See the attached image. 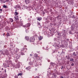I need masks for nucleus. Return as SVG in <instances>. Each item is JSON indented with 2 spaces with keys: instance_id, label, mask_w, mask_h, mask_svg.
Masks as SVG:
<instances>
[{
  "instance_id": "f257e3e1",
  "label": "nucleus",
  "mask_w": 78,
  "mask_h": 78,
  "mask_svg": "<svg viewBox=\"0 0 78 78\" xmlns=\"http://www.w3.org/2000/svg\"><path fill=\"white\" fill-rule=\"evenodd\" d=\"M30 41L31 42H33L35 41V38L34 37H31L30 38Z\"/></svg>"
},
{
  "instance_id": "f03ea898",
  "label": "nucleus",
  "mask_w": 78,
  "mask_h": 78,
  "mask_svg": "<svg viewBox=\"0 0 78 78\" xmlns=\"http://www.w3.org/2000/svg\"><path fill=\"white\" fill-rule=\"evenodd\" d=\"M30 23H28L26 25H23V27H24V28H27V27H30Z\"/></svg>"
},
{
  "instance_id": "7ed1b4c3",
  "label": "nucleus",
  "mask_w": 78,
  "mask_h": 78,
  "mask_svg": "<svg viewBox=\"0 0 78 78\" xmlns=\"http://www.w3.org/2000/svg\"><path fill=\"white\" fill-rule=\"evenodd\" d=\"M9 21H8L7 22V23H11V22H14V20H13V19L12 18H9Z\"/></svg>"
},
{
  "instance_id": "20e7f679",
  "label": "nucleus",
  "mask_w": 78,
  "mask_h": 78,
  "mask_svg": "<svg viewBox=\"0 0 78 78\" xmlns=\"http://www.w3.org/2000/svg\"><path fill=\"white\" fill-rule=\"evenodd\" d=\"M27 48H23L21 49V52H22L23 51V52H26V51H27Z\"/></svg>"
},
{
  "instance_id": "39448f33",
  "label": "nucleus",
  "mask_w": 78,
  "mask_h": 78,
  "mask_svg": "<svg viewBox=\"0 0 78 78\" xmlns=\"http://www.w3.org/2000/svg\"><path fill=\"white\" fill-rule=\"evenodd\" d=\"M35 58L37 59V60H40L41 59V58L39 57V56L37 55H36L35 56Z\"/></svg>"
},
{
  "instance_id": "423d86ee",
  "label": "nucleus",
  "mask_w": 78,
  "mask_h": 78,
  "mask_svg": "<svg viewBox=\"0 0 78 78\" xmlns=\"http://www.w3.org/2000/svg\"><path fill=\"white\" fill-rule=\"evenodd\" d=\"M0 27H1V28H3L4 27L3 25V22H0Z\"/></svg>"
},
{
  "instance_id": "0eeeda50",
  "label": "nucleus",
  "mask_w": 78,
  "mask_h": 78,
  "mask_svg": "<svg viewBox=\"0 0 78 78\" xmlns=\"http://www.w3.org/2000/svg\"><path fill=\"white\" fill-rule=\"evenodd\" d=\"M15 18V20L16 21V20H19V17H18V16H14Z\"/></svg>"
},
{
  "instance_id": "6e6552de",
  "label": "nucleus",
  "mask_w": 78,
  "mask_h": 78,
  "mask_svg": "<svg viewBox=\"0 0 78 78\" xmlns=\"http://www.w3.org/2000/svg\"><path fill=\"white\" fill-rule=\"evenodd\" d=\"M26 8H27L26 9H27V7L25 5H24L22 6V8L23 9H25Z\"/></svg>"
},
{
  "instance_id": "1a4fd4ad",
  "label": "nucleus",
  "mask_w": 78,
  "mask_h": 78,
  "mask_svg": "<svg viewBox=\"0 0 78 78\" xmlns=\"http://www.w3.org/2000/svg\"><path fill=\"white\" fill-rule=\"evenodd\" d=\"M37 20L39 21H41L42 20V18L41 17H39L37 18Z\"/></svg>"
},
{
  "instance_id": "9d476101",
  "label": "nucleus",
  "mask_w": 78,
  "mask_h": 78,
  "mask_svg": "<svg viewBox=\"0 0 78 78\" xmlns=\"http://www.w3.org/2000/svg\"><path fill=\"white\" fill-rule=\"evenodd\" d=\"M25 2L26 3V4H28V3H30V0H25Z\"/></svg>"
},
{
  "instance_id": "9b49d317",
  "label": "nucleus",
  "mask_w": 78,
  "mask_h": 78,
  "mask_svg": "<svg viewBox=\"0 0 78 78\" xmlns=\"http://www.w3.org/2000/svg\"><path fill=\"white\" fill-rule=\"evenodd\" d=\"M25 39L27 41H30V39H29V37H25Z\"/></svg>"
},
{
  "instance_id": "f8f14e48",
  "label": "nucleus",
  "mask_w": 78,
  "mask_h": 78,
  "mask_svg": "<svg viewBox=\"0 0 78 78\" xmlns=\"http://www.w3.org/2000/svg\"><path fill=\"white\" fill-rule=\"evenodd\" d=\"M74 15H73L72 16H71L70 15L68 16V17H69V18H73L74 17Z\"/></svg>"
},
{
  "instance_id": "ddd939ff",
  "label": "nucleus",
  "mask_w": 78,
  "mask_h": 78,
  "mask_svg": "<svg viewBox=\"0 0 78 78\" xmlns=\"http://www.w3.org/2000/svg\"><path fill=\"white\" fill-rule=\"evenodd\" d=\"M14 14L15 15V16H17L19 14V13L17 12H15L14 13Z\"/></svg>"
},
{
  "instance_id": "4468645a",
  "label": "nucleus",
  "mask_w": 78,
  "mask_h": 78,
  "mask_svg": "<svg viewBox=\"0 0 78 78\" xmlns=\"http://www.w3.org/2000/svg\"><path fill=\"white\" fill-rule=\"evenodd\" d=\"M42 38H43L42 37H41V36L39 37H38L39 39V40H40V41H41V40L42 39Z\"/></svg>"
},
{
  "instance_id": "2eb2a0df",
  "label": "nucleus",
  "mask_w": 78,
  "mask_h": 78,
  "mask_svg": "<svg viewBox=\"0 0 78 78\" xmlns=\"http://www.w3.org/2000/svg\"><path fill=\"white\" fill-rule=\"evenodd\" d=\"M16 8H20V5H17L16 6Z\"/></svg>"
},
{
  "instance_id": "dca6fc26",
  "label": "nucleus",
  "mask_w": 78,
  "mask_h": 78,
  "mask_svg": "<svg viewBox=\"0 0 78 78\" xmlns=\"http://www.w3.org/2000/svg\"><path fill=\"white\" fill-rule=\"evenodd\" d=\"M49 18L50 20H52V19H53V17L49 16Z\"/></svg>"
},
{
  "instance_id": "f3484780",
  "label": "nucleus",
  "mask_w": 78,
  "mask_h": 78,
  "mask_svg": "<svg viewBox=\"0 0 78 78\" xmlns=\"http://www.w3.org/2000/svg\"><path fill=\"white\" fill-rule=\"evenodd\" d=\"M29 64L30 65H33V62H29Z\"/></svg>"
},
{
  "instance_id": "a211bd4d",
  "label": "nucleus",
  "mask_w": 78,
  "mask_h": 78,
  "mask_svg": "<svg viewBox=\"0 0 78 78\" xmlns=\"http://www.w3.org/2000/svg\"><path fill=\"white\" fill-rule=\"evenodd\" d=\"M8 36H10V34L9 33H7V37H8Z\"/></svg>"
},
{
  "instance_id": "6ab92c4d",
  "label": "nucleus",
  "mask_w": 78,
  "mask_h": 78,
  "mask_svg": "<svg viewBox=\"0 0 78 78\" xmlns=\"http://www.w3.org/2000/svg\"><path fill=\"white\" fill-rule=\"evenodd\" d=\"M5 54H6V55H9V53H8V51H6L5 52Z\"/></svg>"
},
{
  "instance_id": "aec40b11",
  "label": "nucleus",
  "mask_w": 78,
  "mask_h": 78,
  "mask_svg": "<svg viewBox=\"0 0 78 78\" xmlns=\"http://www.w3.org/2000/svg\"><path fill=\"white\" fill-rule=\"evenodd\" d=\"M21 75H22V73H19L18 75V76H21Z\"/></svg>"
},
{
  "instance_id": "412c9836",
  "label": "nucleus",
  "mask_w": 78,
  "mask_h": 78,
  "mask_svg": "<svg viewBox=\"0 0 78 78\" xmlns=\"http://www.w3.org/2000/svg\"><path fill=\"white\" fill-rule=\"evenodd\" d=\"M73 55H74L75 56H76V54H75V52H74L73 53Z\"/></svg>"
},
{
  "instance_id": "4be33fe9",
  "label": "nucleus",
  "mask_w": 78,
  "mask_h": 78,
  "mask_svg": "<svg viewBox=\"0 0 78 78\" xmlns=\"http://www.w3.org/2000/svg\"><path fill=\"white\" fill-rule=\"evenodd\" d=\"M8 62H9L10 64H11V62H12V61L10 60H9Z\"/></svg>"
},
{
  "instance_id": "5701e85b",
  "label": "nucleus",
  "mask_w": 78,
  "mask_h": 78,
  "mask_svg": "<svg viewBox=\"0 0 78 78\" xmlns=\"http://www.w3.org/2000/svg\"><path fill=\"white\" fill-rule=\"evenodd\" d=\"M3 11V9H0V13H1Z\"/></svg>"
},
{
  "instance_id": "b1692460",
  "label": "nucleus",
  "mask_w": 78,
  "mask_h": 78,
  "mask_svg": "<svg viewBox=\"0 0 78 78\" xmlns=\"http://www.w3.org/2000/svg\"><path fill=\"white\" fill-rule=\"evenodd\" d=\"M21 55H25V54L23 53V52H21Z\"/></svg>"
},
{
  "instance_id": "393cba45",
  "label": "nucleus",
  "mask_w": 78,
  "mask_h": 78,
  "mask_svg": "<svg viewBox=\"0 0 78 78\" xmlns=\"http://www.w3.org/2000/svg\"><path fill=\"white\" fill-rule=\"evenodd\" d=\"M15 78H18V76L16 75L14 76Z\"/></svg>"
},
{
  "instance_id": "a878e982",
  "label": "nucleus",
  "mask_w": 78,
  "mask_h": 78,
  "mask_svg": "<svg viewBox=\"0 0 78 78\" xmlns=\"http://www.w3.org/2000/svg\"><path fill=\"white\" fill-rule=\"evenodd\" d=\"M26 32L27 33H28L29 32V31L28 30H26Z\"/></svg>"
},
{
  "instance_id": "bb28decb",
  "label": "nucleus",
  "mask_w": 78,
  "mask_h": 78,
  "mask_svg": "<svg viewBox=\"0 0 78 78\" xmlns=\"http://www.w3.org/2000/svg\"><path fill=\"white\" fill-rule=\"evenodd\" d=\"M70 61H73V58H72L70 59Z\"/></svg>"
},
{
  "instance_id": "cd10ccee",
  "label": "nucleus",
  "mask_w": 78,
  "mask_h": 78,
  "mask_svg": "<svg viewBox=\"0 0 78 78\" xmlns=\"http://www.w3.org/2000/svg\"><path fill=\"white\" fill-rule=\"evenodd\" d=\"M63 69H64V67L63 66H62L61 68V70H62Z\"/></svg>"
},
{
  "instance_id": "c85d7f7f",
  "label": "nucleus",
  "mask_w": 78,
  "mask_h": 78,
  "mask_svg": "<svg viewBox=\"0 0 78 78\" xmlns=\"http://www.w3.org/2000/svg\"><path fill=\"white\" fill-rule=\"evenodd\" d=\"M71 66H74V63H73L72 64H71Z\"/></svg>"
},
{
  "instance_id": "c756f323",
  "label": "nucleus",
  "mask_w": 78,
  "mask_h": 78,
  "mask_svg": "<svg viewBox=\"0 0 78 78\" xmlns=\"http://www.w3.org/2000/svg\"><path fill=\"white\" fill-rule=\"evenodd\" d=\"M3 2V0H0V2L1 3H2Z\"/></svg>"
},
{
  "instance_id": "7c9ffc66",
  "label": "nucleus",
  "mask_w": 78,
  "mask_h": 78,
  "mask_svg": "<svg viewBox=\"0 0 78 78\" xmlns=\"http://www.w3.org/2000/svg\"><path fill=\"white\" fill-rule=\"evenodd\" d=\"M3 7L4 8H6V6L5 5L3 6Z\"/></svg>"
},
{
  "instance_id": "2f4dec72",
  "label": "nucleus",
  "mask_w": 78,
  "mask_h": 78,
  "mask_svg": "<svg viewBox=\"0 0 78 78\" xmlns=\"http://www.w3.org/2000/svg\"><path fill=\"white\" fill-rule=\"evenodd\" d=\"M35 78H39V76H36Z\"/></svg>"
},
{
  "instance_id": "473e14b6",
  "label": "nucleus",
  "mask_w": 78,
  "mask_h": 78,
  "mask_svg": "<svg viewBox=\"0 0 78 78\" xmlns=\"http://www.w3.org/2000/svg\"><path fill=\"white\" fill-rule=\"evenodd\" d=\"M20 25L21 26H23V23H21V24H20Z\"/></svg>"
},
{
  "instance_id": "72a5a7b5",
  "label": "nucleus",
  "mask_w": 78,
  "mask_h": 78,
  "mask_svg": "<svg viewBox=\"0 0 78 78\" xmlns=\"http://www.w3.org/2000/svg\"><path fill=\"white\" fill-rule=\"evenodd\" d=\"M37 24H38V25H40V23L38 22Z\"/></svg>"
},
{
  "instance_id": "f704fd0d",
  "label": "nucleus",
  "mask_w": 78,
  "mask_h": 78,
  "mask_svg": "<svg viewBox=\"0 0 78 78\" xmlns=\"http://www.w3.org/2000/svg\"><path fill=\"white\" fill-rule=\"evenodd\" d=\"M60 78H64V77L61 76H60Z\"/></svg>"
},
{
  "instance_id": "c9c22d12",
  "label": "nucleus",
  "mask_w": 78,
  "mask_h": 78,
  "mask_svg": "<svg viewBox=\"0 0 78 78\" xmlns=\"http://www.w3.org/2000/svg\"><path fill=\"white\" fill-rule=\"evenodd\" d=\"M48 62H50V60H48Z\"/></svg>"
},
{
  "instance_id": "e433bc0d",
  "label": "nucleus",
  "mask_w": 78,
  "mask_h": 78,
  "mask_svg": "<svg viewBox=\"0 0 78 78\" xmlns=\"http://www.w3.org/2000/svg\"><path fill=\"white\" fill-rule=\"evenodd\" d=\"M9 0H6V1L7 2H9Z\"/></svg>"
},
{
  "instance_id": "4c0bfd02",
  "label": "nucleus",
  "mask_w": 78,
  "mask_h": 78,
  "mask_svg": "<svg viewBox=\"0 0 78 78\" xmlns=\"http://www.w3.org/2000/svg\"><path fill=\"white\" fill-rule=\"evenodd\" d=\"M5 73H6V69L5 70Z\"/></svg>"
},
{
  "instance_id": "58836bf2",
  "label": "nucleus",
  "mask_w": 78,
  "mask_h": 78,
  "mask_svg": "<svg viewBox=\"0 0 78 78\" xmlns=\"http://www.w3.org/2000/svg\"><path fill=\"white\" fill-rule=\"evenodd\" d=\"M67 59H70V57H69L68 58V57L67 58Z\"/></svg>"
},
{
  "instance_id": "ea45409f",
  "label": "nucleus",
  "mask_w": 78,
  "mask_h": 78,
  "mask_svg": "<svg viewBox=\"0 0 78 78\" xmlns=\"http://www.w3.org/2000/svg\"><path fill=\"white\" fill-rule=\"evenodd\" d=\"M24 47H27V46L26 45L24 46Z\"/></svg>"
},
{
  "instance_id": "a19ab883",
  "label": "nucleus",
  "mask_w": 78,
  "mask_h": 78,
  "mask_svg": "<svg viewBox=\"0 0 78 78\" xmlns=\"http://www.w3.org/2000/svg\"><path fill=\"white\" fill-rule=\"evenodd\" d=\"M51 64H53V62H51Z\"/></svg>"
},
{
  "instance_id": "79ce46f5",
  "label": "nucleus",
  "mask_w": 78,
  "mask_h": 78,
  "mask_svg": "<svg viewBox=\"0 0 78 78\" xmlns=\"http://www.w3.org/2000/svg\"><path fill=\"white\" fill-rule=\"evenodd\" d=\"M5 34V33H4L3 34V36H4V35Z\"/></svg>"
},
{
  "instance_id": "37998d69",
  "label": "nucleus",
  "mask_w": 78,
  "mask_h": 78,
  "mask_svg": "<svg viewBox=\"0 0 78 78\" xmlns=\"http://www.w3.org/2000/svg\"><path fill=\"white\" fill-rule=\"evenodd\" d=\"M37 70V68H36V69H35V70Z\"/></svg>"
},
{
  "instance_id": "c03bdc74",
  "label": "nucleus",
  "mask_w": 78,
  "mask_h": 78,
  "mask_svg": "<svg viewBox=\"0 0 78 78\" xmlns=\"http://www.w3.org/2000/svg\"><path fill=\"white\" fill-rule=\"evenodd\" d=\"M26 69H28V68L27 67V68H26Z\"/></svg>"
},
{
  "instance_id": "a18cd8bd",
  "label": "nucleus",
  "mask_w": 78,
  "mask_h": 78,
  "mask_svg": "<svg viewBox=\"0 0 78 78\" xmlns=\"http://www.w3.org/2000/svg\"><path fill=\"white\" fill-rule=\"evenodd\" d=\"M2 78H5V77H2Z\"/></svg>"
},
{
  "instance_id": "49530a36",
  "label": "nucleus",
  "mask_w": 78,
  "mask_h": 78,
  "mask_svg": "<svg viewBox=\"0 0 78 78\" xmlns=\"http://www.w3.org/2000/svg\"><path fill=\"white\" fill-rule=\"evenodd\" d=\"M2 70H3V68H2Z\"/></svg>"
},
{
  "instance_id": "de8ad7c7",
  "label": "nucleus",
  "mask_w": 78,
  "mask_h": 78,
  "mask_svg": "<svg viewBox=\"0 0 78 78\" xmlns=\"http://www.w3.org/2000/svg\"><path fill=\"white\" fill-rule=\"evenodd\" d=\"M15 11H16V12H17V10H16Z\"/></svg>"
},
{
  "instance_id": "09e8293b",
  "label": "nucleus",
  "mask_w": 78,
  "mask_h": 78,
  "mask_svg": "<svg viewBox=\"0 0 78 78\" xmlns=\"http://www.w3.org/2000/svg\"><path fill=\"white\" fill-rule=\"evenodd\" d=\"M6 76H7V75H6L5 77H6Z\"/></svg>"
},
{
  "instance_id": "8fccbe9b",
  "label": "nucleus",
  "mask_w": 78,
  "mask_h": 78,
  "mask_svg": "<svg viewBox=\"0 0 78 78\" xmlns=\"http://www.w3.org/2000/svg\"><path fill=\"white\" fill-rule=\"evenodd\" d=\"M30 56H32V55L30 54Z\"/></svg>"
},
{
  "instance_id": "3c124183",
  "label": "nucleus",
  "mask_w": 78,
  "mask_h": 78,
  "mask_svg": "<svg viewBox=\"0 0 78 78\" xmlns=\"http://www.w3.org/2000/svg\"><path fill=\"white\" fill-rule=\"evenodd\" d=\"M7 66L9 67V66Z\"/></svg>"
},
{
  "instance_id": "603ef678",
  "label": "nucleus",
  "mask_w": 78,
  "mask_h": 78,
  "mask_svg": "<svg viewBox=\"0 0 78 78\" xmlns=\"http://www.w3.org/2000/svg\"><path fill=\"white\" fill-rule=\"evenodd\" d=\"M58 53H59V52H58Z\"/></svg>"
},
{
  "instance_id": "864d4df0",
  "label": "nucleus",
  "mask_w": 78,
  "mask_h": 78,
  "mask_svg": "<svg viewBox=\"0 0 78 78\" xmlns=\"http://www.w3.org/2000/svg\"><path fill=\"white\" fill-rule=\"evenodd\" d=\"M77 55H78V54H77Z\"/></svg>"
}]
</instances>
